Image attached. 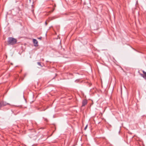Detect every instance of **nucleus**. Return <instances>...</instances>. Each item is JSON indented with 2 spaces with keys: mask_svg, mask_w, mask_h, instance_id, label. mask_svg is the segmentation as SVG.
<instances>
[{
  "mask_svg": "<svg viewBox=\"0 0 146 146\" xmlns=\"http://www.w3.org/2000/svg\"><path fill=\"white\" fill-rule=\"evenodd\" d=\"M17 42V39L13 38L10 37L8 38L7 42L9 45H14Z\"/></svg>",
  "mask_w": 146,
  "mask_h": 146,
  "instance_id": "obj_1",
  "label": "nucleus"
},
{
  "mask_svg": "<svg viewBox=\"0 0 146 146\" xmlns=\"http://www.w3.org/2000/svg\"><path fill=\"white\" fill-rule=\"evenodd\" d=\"M33 43L34 44V46H38V41H37L35 39H33Z\"/></svg>",
  "mask_w": 146,
  "mask_h": 146,
  "instance_id": "obj_2",
  "label": "nucleus"
},
{
  "mask_svg": "<svg viewBox=\"0 0 146 146\" xmlns=\"http://www.w3.org/2000/svg\"><path fill=\"white\" fill-rule=\"evenodd\" d=\"M87 101L86 100H84L82 102V106H84L87 104Z\"/></svg>",
  "mask_w": 146,
  "mask_h": 146,
  "instance_id": "obj_3",
  "label": "nucleus"
},
{
  "mask_svg": "<svg viewBox=\"0 0 146 146\" xmlns=\"http://www.w3.org/2000/svg\"><path fill=\"white\" fill-rule=\"evenodd\" d=\"M1 104H2V107L5 106L7 105H9V104L7 103L6 102L3 101H1Z\"/></svg>",
  "mask_w": 146,
  "mask_h": 146,
  "instance_id": "obj_4",
  "label": "nucleus"
},
{
  "mask_svg": "<svg viewBox=\"0 0 146 146\" xmlns=\"http://www.w3.org/2000/svg\"><path fill=\"white\" fill-rule=\"evenodd\" d=\"M143 72L144 74V75L143 74H141V75L143 78H145V77H146V72H145L143 70Z\"/></svg>",
  "mask_w": 146,
  "mask_h": 146,
  "instance_id": "obj_5",
  "label": "nucleus"
},
{
  "mask_svg": "<svg viewBox=\"0 0 146 146\" xmlns=\"http://www.w3.org/2000/svg\"><path fill=\"white\" fill-rule=\"evenodd\" d=\"M2 107V104H1V101L0 100V110L1 109V108Z\"/></svg>",
  "mask_w": 146,
  "mask_h": 146,
  "instance_id": "obj_6",
  "label": "nucleus"
},
{
  "mask_svg": "<svg viewBox=\"0 0 146 146\" xmlns=\"http://www.w3.org/2000/svg\"><path fill=\"white\" fill-rule=\"evenodd\" d=\"M37 64L39 66H41V64L40 63V62H38Z\"/></svg>",
  "mask_w": 146,
  "mask_h": 146,
  "instance_id": "obj_7",
  "label": "nucleus"
},
{
  "mask_svg": "<svg viewBox=\"0 0 146 146\" xmlns=\"http://www.w3.org/2000/svg\"><path fill=\"white\" fill-rule=\"evenodd\" d=\"M87 126H88V125H87L86 126V127H85V128H84V130H86V128H87Z\"/></svg>",
  "mask_w": 146,
  "mask_h": 146,
  "instance_id": "obj_8",
  "label": "nucleus"
},
{
  "mask_svg": "<svg viewBox=\"0 0 146 146\" xmlns=\"http://www.w3.org/2000/svg\"><path fill=\"white\" fill-rule=\"evenodd\" d=\"M42 38V37H40L38 38V39H40V40H41Z\"/></svg>",
  "mask_w": 146,
  "mask_h": 146,
  "instance_id": "obj_9",
  "label": "nucleus"
},
{
  "mask_svg": "<svg viewBox=\"0 0 146 146\" xmlns=\"http://www.w3.org/2000/svg\"><path fill=\"white\" fill-rule=\"evenodd\" d=\"M45 25H46H46H47V22H46H46H45Z\"/></svg>",
  "mask_w": 146,
  "mask_h": 146,
  "instance_id": "obj_10",
  "label": "nucleus"
},
{
  "mask_svg": "<svg viewBox=\"0 0 146 146\" xmlns=\"http://www.w3.org/2000/svg\"><path fill=\"white\" fill-rule=\"evenodd\" d=\"M45 120H47V119H45Z\"/></svg>",
  "mask_w": 146,
  "mask_h": 146,
  "instance_id": "obj_11",
  "label": "nucleus"
},
{
  "mask_svg": "<svg viewBox=\"0 0 146 146\" xmlns=\"http://www.w3.org/2000/svg\"><path fill=\"white\" fill-rule=\"evenodd\" d=\"M30 0V1H31V0Z\"/></svg>",
  "mask_w": 146,
  "mask_h": 146,
  "instance_id": "obj_12",
  "label": "nucleus"
}]
</instances>
